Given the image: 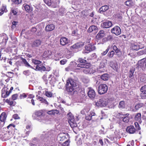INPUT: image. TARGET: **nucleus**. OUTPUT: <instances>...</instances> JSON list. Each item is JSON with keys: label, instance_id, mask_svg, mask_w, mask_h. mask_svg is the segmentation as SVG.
Returning a JSON list of instances; mask_svg holds the SVG:
<instances>
[{"label": "nucleus", "instance_id": "nucleus-1", "mask_svg": "<svg viewBox=\"0 0 146 146\" xmlns=\"http://www.w3.org/2000/svg\"><path fill=\"white\" fill-rule=\"evenodd\" d=\"M76 86V83L73 79L71 78H68L66 81V89L68 94L73 95L77 93V91H74Z\"/></svg>", "mask_w": 146, "mask_h": 146}, {"label": "nucleus", "instance_id": "nucleus-2", "mask_svg": "<svg viewBox=\"0 0 146 146\" xmlns=\"http://www.w3.org/2000/svg\"><path fill=\"white\" fill-rule=\"evenodd\" d=\"M68 117V121L71 126L72 128H74L77 126V124L74 119V117L70 113H68L67 114Z\"/></svg>", "mask_w": 146, "mask_h": 146}, {"label": "nucleus", "instance_id": "nucleus-3", "mask_svg": "<svg viewBox=\"0 0 146 146\" xmlns=\"http://www.w3.org/2000/svg\"><path fill=\"white\" fill-rule=\"evenodd\" d=\"M108 90V87L105 84H100L98 87V92L100 94H102L106 93Z\"/></svg>", "mask_w": 146, "mask_h": 146}, {"label": "nucleus", "instance_id": "nucleus-4", "mask_svg": "<svg viewBox=\"0 0 146 146\" xmlns=\"http://www.w3.org/2000/svg\"><path fill=\"white\" fill-rule=\"evenodd\" d=\"M85 50L83 51V53H88L95 49L96 48L94 45L87 44L85 46Z\"/></svg>", "mask_w": 146, "mask_h": 146}, {"label": "nucleus", "instance_id": "nucleus-5", "mask_svg": "<svg viewBox=\"0 0 146 146\" xmlns=\"http://www.w3.org/2000/svg\"><path fill=\"white\" fill-rule=\"evenodd\" d=\"M108 102L106 99L104 98L100 99L96 103V105L97 106L101 107H105L107 105Z\"/></svg>", "mask_w": 146, "mask_h": 146}, {"label": "nucleus", "instance_id": "nucleus-6", "mask_svg": "<svg viewBox=\"0 0 146 146\" xmlns=\"http://www.w3.org/2000/svg\"><path fill=\"white\" fill-rule=\"evenodd\" d=\"M111 32L112 33L115 34L116 35H118L120 34L121 31L119 27L115 26L111 29Z\"/></svg>", "mask_w": 146, "mask_h": 146}, {"label": "nucleus", "instance_id": "nucleus-7", "mask_svg": "<svg viewBox=\"0 0 146 146\" xmlns=\"http://www.w3.org/2000/svg\"><path fill=\"white\" fill-rule=\"evenodd\" d=\"M35 114L37 117L41 118L45 115V111L44 110H36L35 113Z\"/></svg>", "mask_w": 146, "mask_h": 146}, {"label": "nucleus", "instance_id": "nucleus-8", "mask_svg": "<svg viewBox=\"0 0 146 146\" xmlns=\"http://www.w3.org/2000/svg\"><path fill=\"white\" fill-rule=\"evenodd\" d=\"M9 90V89L7 88V86L3 88L2 90V97L4 98H6L9 95L10 93L8 91Z\"/></svg>", "mask_w": 146, "mask_h": 146}, {"label": "nucleus", "instance_id": "nucleus-9", "mask_svg": "<svg viewBox=\"0 0 146 146\" xmlns=\"http://www.w3.org/2000/svg\"><path fill=\"white\" fill-rule=\"evenodd\" d=\"M88 96L91 99H94L95 97L96 93L94 90L92 88H88Z\"/></svg>", "mask_w": 146, "mask_h": 146}, {"label": "nucleus", "instance_id": "nucleus-10", "mask_svg": "<svg viewBox=\"0 0 146 146\" xmlns=\"http://www.w3.org/2000/svg\"><path fill=\"white\" fill-rule=\"evenodd\" d=\"M126 131L130 134H133L136 132V130L134 126L130 125L127 127Z\"/></svg>", "mask_w": 146, "mask_h": 146}, {"label": "nucleus", "instance_id": "nucleus-11", "mask_svg": "<svg viewBox=\"0 0 146 146\" xmlns=\"http://www.w3.org/2000/svg\"><path fill=\"white\" fill-rule=\"evenodd\" d=\"M10 80V79L8 78L3 77L1 80L0 85L2 87H5V84L8 82Z\"/></svg>", "mask_w": 146, "mask_h": 146}, {"label": "nucleus", "instance_id": "nucleus-12", "mask_svg": "<svg viewBox=\"0 0 146 146\" xmlns=\"http://www.w3.org/2000/svg\"><path fill=\"white\" fill-rule=\"evenodd\" d=\"M112 26V23L110 21L104 22L101 24V27L102 28H108Z\"/></svg>", "mask_w": 146, "mask_h": 146}, {"label": "nucleus", "instance_id": "nucleus-13", "mask_svg": "<svg viewBox=\"0 0 146 146\" xmlns=\"http://www.w3.org/2000/svg\"><path fill=\"white\" fill-rule=\"evenodd\" d=\"M35 97V96L33 94H30L28 95L27 100V101L30 102V103H31L32 105L35 106V105L34 100L33 99Z\"/></svg>", "mask_w": 146, "mask_h": 146}, {"label": "nucleus", "instance_id": "nucleus-14", "mask_svg": "<svg viewBox=\"0 0 146 146\" xmlns=\"http://www.w3.org/2000/svg\"><path fill=\"white\" fill-rule=\"evenodd\" d=\"M41 41L40 40H36L33 42L32 46L33 47H38L41 45Z\"/></svg>", "mask_w": 146, "mask_h": 146}, {"label": "nucleus", "instance_id": "nucleus-15", "mask_svg": "<svg viewBox=\"0 0 146 146\" xmlns=\"http://www.w3.org/2000/svg\"><path fill=\"white\" fill-rule=\"evenodd\" d=\"M55 28V26L53 24H50L47 25L45 28L46 31H50L53 30Z\"/></svg>", "mask_w": 146, "mask_h": 146}, {"label": "nucleus", "instance_id": "nucleus-16", "mask_svg": "<svg viewBox=\"0 0 146 146\" xmlns=\"http://www.w3.org/2000/svg\"><path fill=\"white\" fill-rule=\"evenodd\" d=\"M52 54V52L49 50L45 51L42 54V57L43 58H46L49 57Z\"/></svg>", "mask_w": 146, "mask_h": 146}, {"label": "nucleus", "instance_id": "nucleus-17", "mask_svg": "<svg viewBox=\"0 0 146 146\" xmlns=\"http://www.w3.org/2000/svg\"><path fill=\"white\" fill-rule=\"evenodd\" d=\"M36 68L37 70L43 71H47L46 67L43 64L37 65Z\"/></svg>", "mask_w": 146, "mask_h": 146}, {"label": "nucleus", "instance_id": "nucleus-18", "mask_svg": "<svg viewBox=\"0 0 146 146\" xmlns=\"http://www.w3.org/2000/svg\"><path fill=\"white\" fill-rule=\"evenodd\" d=\"M60 42L61 45L64 46L68 43V41L66 38L63 37L60 39Z\"/></svg>", "mask_w": 146, "mask_h": 146}, {"label": "nucleus", "instance_id": "nucleus-19", "mask_svg": "<svg viewBox=\"0 0 146 146\" xmlns=\"http://www.w3.org/2000/svg\"><path fill=\"white\" fill-rule=\"evenodd\" d=\"M131 48L133 50L137 51L140 48L139 45L136 43L132 44Z\"/></svg>", "mask_w": 146, "mask_h": 146}, {"label": "nucleus", "instance_id": "nucleus-20", "mask_svg": "<svg viewBox=\"0 0 146 146\" xmlns=\"http://www.w3.org/2000/svg\"><path fill=\"white\" fill-rule=\"evenodd\" d=\"M95 116V113H94L93 112H91L89 114L87 115L86 116V119L88 121H90L92 119L94 120V119H93V117Z\"/></svg>", "mask_w": 146, "mask_h": 146}, {"label": "nucleus", "instance_id": "nucleus-21", "mask_svg": "<svg viewBox=\"0 0 146 146\" xmlns=\"http://www.w3.org/2000/svg\"><path fill=\"white\" fill-rule=\"evenodd\" d=\"M109 6L107 5H105L102 6L99 10V12L101 13H103L104 12L106 11L109 9Z\"/></svg>", "mask_w": 146, "mask_h": 146}, {"label": "nucleus", "instance_id": "nucleus-22", "mask_svg": "<svg viewBox=\"0 0 146 146\" xmlns=\"http://www.w3.org/2000/svg\"><path fill=\"white\" fill-rule=\"evenodd\" d=\"M7 117L6 113L5 112H2L0 115V121L1 122H4Z\"/></svg>", "mask_w": 146, "mask_h": 146}, {"label": "nucleus", "instance_id": "nucleus-23", "mask_svg": "<svg viewBox=\"0 0 146 146\" xmlns=\"http://www.w3.org/2000/svg\"><path fill=\"white\" fill-rule=\"evenodd\" d=\"M84 45L83 42H77L75 44L72 46V47L75 48H78L82 47Z\"/></svg>", "mask_w": 146, "mask_h": 146}, {"label": "nucleus", "instance_id": "nucleus-24", "mask_svg": "<svg viewBox=\"0 0 146 146\" xmlns=\"http://www.w3.org/2000/svg\"><path fill=\"white\" fill-rule=\"evenodd\" d=\"M23 6L24 7L25 11L28 12H31L32 11V9L31 7L29 5L26 3H25L23 5Z\"/></svg>", "mask_w": 146, "mask_h": 146}, {"label": "nucleus", "instance_id": "nucleus-25", "mask_svg": "<svg viewBox=\"0 0 146 146\" xmlns=\"http://www.w3.org/2000/svg\"><path fill=\"white\" fill-rule=\"evenodd\" d=\"M37 99L39 100L41 103H43L44 104L48 105V103L45 99L44 98L42 97L39 96L37 97Z\"/></svg>", "mask_w": 146, "mask_h": 146}, {"label": "nucleus", "instance_id": "nucleus-26", "mask_svg": "<svg viewBox=\"0 0 146 146\" xmlns=\"http://www.w3.org/2000/svg\"><path fill=\"white\" fill-rule=\"evenodd\" d=\"M113 50L115 51V53L117 55H120V54H121V51L117 48L116 45H114L113 46Z\"/></svg>", "mask_w": 146, "mask_h": 146}, {"label": "nucleus", "instance_id": "nucleus-27", "mask_svg": "<svg viewBox=\"0 0 146 146\" xmlns=\"http://www.w3.org/2000/svg\"><path fill=\"white\" fill-rule=\"evenodd\" d=\"M104 31L103 30H100L97 35L96 37L98 38H102L104 36Z\"/></svg>", "mask_w": 146, "mask_h": 146}, {"label": "nucleus", "instance_id": "nucleus-28", "mask_svg": "<svg viewBox=\"0 0 146 146\" xmlns=\"http://www.w3.org/2000/svg\"><path fill=\"white\" fill-rule=\"evenodd\" d=\"M7 10L6 6L3 5L0 8V16L4 12H6Z\"/></svg>", "mask_w": 146, "mask_h": 146}, {"label": "nucleus", "instance_id": "nucleus-29", "mask_svg": "<svg viewBox=\"0 0 146 146\" xmlns=\"http://www.w3.org/2000/svg\"><path fill=\"white\" fill-rule=\"evenodd\" d=\"M20 59L21 60L22 63H23L26 66L31 67V66L28 62L26 59L22 57L20 58Z\"/></svg>", "mask_w": 146, "mask_h": 146}, {"label": "nucleus", "instance_id": "nucleus-30", "mask_svg": "<svg viewBox=\"0 0 146 146\" xmlns=\"http://www.w3.org/2000/svg\"><path fill=\"white\" fill-rule=\"evenodd\" d=\"M97 30V27L95 25L91 26L88 29V32L89 33H91L92 31H95Z\"/></svg>", "mask_w": 146, "mask_h": 146}, {"label": "nucleus", "instance_id": "nucleus-31", "mask_svg": "<svg viewBox=\"0 0 146 146\" xmlns=\"http://www.w3.org/2000/svg\"><path fill=\"white\" fill-rule=\"evenodd\" d=\"M100 77L102 80L106 81L109 79V75L106 73L104 74L101 75Z\"/></svg>", "mask_w": 146, "mask_h": 146}, {"label": "nucleus", "instance_id": "nucleus-32", "mask_svg": "<svg viewBox=\"0 0 146 146\" xmlns=\"http://www.w3.org/2000/svg\"><path fill=\"white\" fill-rule=\"evenodd\" d=\"M144 104L143 103L137 104L135 106V108L136 110H138L140 108L144 106Z\"/></svg>", "mask_w": 146, "mask_h": 146}, {"label": "nucleus", "instance_id": "nucleus-33", "mask_svg": "<svg viewBox=\"0 0 146 146\" xmlns=\"http://www.w3.org/2000/svg\"><path fill=\"white\" fill-rule=\"evenodd\" d=\"M135 119L137 121H140L141 120V114L140 113L136 114L134 117Z\"/></svg>", "mask_w": 146, "mask_h": 146}, {"label": "nucleus", "instance_id": "nucleus-34", "mask_svg": "<svg viewBox=\"0 0 146 146\" xmlns=\"http://www.w3.org/2000/svg\"><path fill=\"white\" fill-rule=\"evenodd\" d=\"M47 113L49 115H54L55 113L58 114L59 113V112L57 110H51L48 111Z\"/></svg>", "mask_w": 146, "mask_h": 146}, {"label": "nucleus", "instance_id": "nucleus-35", "mask_svg": "<svg viewBox=\"0 0 146 146\" xmlns=\"http://www.w3.org/2000/svg\"><path fill=\"white\" fill-rule=\"evenodd\" d=\"M133 2L131 0H128L125 2V4L127 6L131 7L133 5Z\"/></svg>", "mask_w": 146, "mask_h": 146}, {"label": "nucleus", "instance_id": "nucleus-36", "mask_svg": "<svg viewBox=\"0 0 146 146\" xmlns=\"http://www.w3.org/2000/svg\"><path fill=\"white\" fill-rule=\"evenodd\" d=\"M129 115L128 113L125 114V115L123 119V121L124 122L127 123L129 120V118L128 116Z\"/></svg>", "mask_w": 146, "mask_h": 146}, {"label": "nucleus", "instance_id": "nucleus-37", "mask_svg": "<svg viewBox=\"0 0 146 146\" xmlns=\"http://www.w3.org/2000/svg\"><path fill=\"white\" fill-rule=\"evenodd\" d=\"M61 58L60 54L57 53L55 54L54 58L56 61H58Z\"/></svg>", "mask_w": 146, "mask_h": 146}, {"label": "nucleus", "instance_id": "nucleus-38", "mask_svg": "<svg viewBox=\"0 0 146 146\" xmlns=\"http://www.w3.org/2000/svg\"><path fill=\"white\" fill-rule=\"evenodd\" d=\"M118 107L119 108H124L125 107V102L124 101H121L119 103Z\"/></svg>", "mask_w": 146, "mask_h": 146}, {"label": "nucleus", "instance_id": "nucleus-39", "mask_svg": "<svg viewBox=\"0 0 146 146\" xmlns=\"http://www.w3.org/2000/svg\"><path fill=\"white\" fill-rule=\"evenodd\" d=\"M115 54L114 51L112 50L111 51H110L108 53L107 56L110 58H111L113 57Z\"/></svg>", "mask_w": 146, "mask_h": 146}, {"label": "nucleus", "instance_id": "nucleus-40", "mask_svg": "<svg viewBox=\"0 0 146 146\" xmlns=\"http://www.w3.org/2000/svg\"><path fill=\"white\" fill-rule=\"evenodd\" d=\"M32 62L36 65H39L42 63V62L40 60L35 59H33L32 60Z\"/></svg>", "mask_w": 146, "mask_h": 146}, {"label": "nucleus", "instance_id": "nucleus-41", "mask_svg": "<svg viewBox=\"0 0 146 146\" xmlns=\"http://www.w3.org/2000/svg\"><path fill=\"white\" fill-rule=\"evenodd\" d=\"M11 1L13 3L18 5L22 3V0H11Z\"/></svg>", "mask_w": 146, "mask_h": 146}, {"label": "nucleus", "instance_id": "nucleus-42", "mask_svg": "<svg viewBox=\"0 0 146 146\" xmlns=\"http://www.w3.org/2000/svg\"><path fill=\"white\" fill-rule=\"evenodd\" d=\"M6 102L10 106H14L15 105L13 101H10V100L8 99L6 100Z\"/></svg>", "mask_w": 146, "mask_h": 146}, {"label": "nucleus", "instance_id": "nucleus-43", "mask_svg": "<svg viewBox=\"0 0 146 146\" xmlns=\"http://www.w3.org/2000/svg\"><path fill=\"white\" fill-rule=\"evenodd\" d=\"M140 90L143 93L146 94V85L142 86Z\"/></svg>", "mask_w": 146, "mask_h": 146}, {"label": "nucleus", "instance_id": "nucleus-44", "mask_svg": "<svg viewBox=\"0 0 146 146\" xmlns=\"http://www.w3.org/2000/svg\"><path fill=\"white\" fill-rule=\"evenodd\" d=\"M45 95L48 98H50L52 96V94L50 92L46 91L45 92Z\"/></svg>", "mask_w": 146, "mask_h": 146}, {"label": "nucleus", "instance_id": "nucleus-45", "mask_svg": "<svg viewBox=\"0 0 146 146\" xmlns=\"http://www.w3.org/2000/svg\"><path fill=\"white\" fill-rule=\"evenodd\" d=\"M146 54V49L141 50L137 52V54L139 55H142L143 54Z\"/></svg>", "mask_w": 146, "mask_h": 146}, {"label": "nucleus", "instance_id": "nucleus-46", "mask_svg": "<svg viewBox=\"0 0 146 146\" xmlns=\"http://www.w3.org/2000/svg\"><path fill=\"white\" fill-rule=\"evenodd\" d=\"M78 61H77L78 62H80L82 63H85L87 62V61L86 60L82 58H79L78 60Z\"/></svg>", "mask_w": 146, "mask_h": 146}, {"label": "nucleus", "instance_id": "nucleus-47", "mask_svg": "<svg viewBox=\"0 0 146 146\" xmlns=\"http://www.w3.org/2000/svg\"><path fill=\"white\" fill-rule=\"evenodd\" d=\"M44 2L48 6H50L52 5L51 0H43Z\"/></svg>", "mask_w": 146, "mask_h": 146}, {"label": "nucleus", "instance_id": "nucleus-48", "mask_svg": "<svg viewBox=\"0 0 146 146\" xmlns=\"http://www.w3.org/2000/svg\"><path fill=\"white\" fill-rule=\"evenodd\" d=\"M70 141L69 140H67L64 142L62 145V146H69Z\"/></svg>", "mask_w": 146, "mask_h": 146}, {"label": "nucleus", "instance_id": "nucleus-49", "mask_svg": "<svg viewBox=\"0 0 146 146\" xmlns=\"http://www.w3.org/2000/svg\"><path fill=\"white\" fill-rule=\"evenodd\" d=\"M117 116L118 117V118L121 119H123L125 115V114H123L122 112L118 113L117 115Z\"/></svg>", "mask_w": 146, "mask_h": 146}, {"label": "nucleus", "instance_id": "nucleus-50", "mask_svg": "<svg viewBox=\"0 0 146 146\" xmlns=\"http://www.w3.org/2000/svg\"><path fill=\"white\" fill-rule=\"evenodd\" d=\"M60 2V0H54V2H56V5H53L52 6H53V7L56 8V7L59 4Z\"/></svg>", "mask_w": 146, "mask_h": 146}, {"label": "nucleus", "instance_id": "nucleus-51", "mask_svg": "<svg viewBox=\"0 0 146 146\" xmlns=\"http://www.w3.org/2000/svg\"><path fill=\"white\" fill-rule=\"evenodd\" d=\"M115 17L116 19H121L122 18L121 14L120 13H117L115 15Z\"/></svg>", "mask_w": 146, "mask_h": 146}, {"label": "nucleus", "instance_id": "nucleus-52", "mask_svg": "<svg viewBox=\"0 0 146 146\" xmlns=\"http://www.w3.org/2000/svg\"><path fill=\"white\" fill-rule=\"evenodd\" d=\"M110 48V46H108L106 50L103 52L102 53V55L104 56L106 55L107 54L108 51L109 50Z\"/></svg>", "mask_w": 146, "mask_h": 146}, {"label": "nucleus", "instance_id": "nucleus-53", "mask_svg": "<svg viewBox=\"0 0 146 146\" xmlns=\"http://www.w3.org/2000/svg\"><path fill=\"white\" fill-rule=\"evenodd\" d=\"M134 70L133 69H130L129 72V78L132 77L133 76Z\"/></svg>", "mask_w": 146, "mask_h": 146}, {"label": "nucleus", "instance_id": "nucleus-54", "mask_svg": "<svg viewBox=\"0 0 146 146\" xmlns=\"http://www.w3.org/2000/svg\"><path fill=\"white\" fill-rule=\"evenodd\" d=\"M134 124L136 129L137 130H140L141 129V128L139 126V125L138 123L137 122H135L134 123Z\"/></svg>", "mask_w": 146, "mask_h": 146}, {"label": "nucleus", "instance_id": "nucleus-55", "mask_svg": "<svg viewBox=\"0 0 146 146\" xmlns=\"http://www.w3.org/2000/svg\"><path fill=\"white\" fill-rule=\"evenodd\" d=\"M114 62L113 61H111L110 62V66L113 69H114L115 68V64H113Z\"/></svg>", "mask_w": 146, "mask_h": 146}, {"label": "nucleus", "instance_id": "nucleus-56", "mask_svg": "<svg viewBox=\"0 0 146 146\" xmlns=\"http://www.w3.org/2000/svg\"><path fill=\"white\" fill-rule=\"evenodd\" d=\"M27 96V95L25 93H23L21 94L20 96V99H23L26 98Z\"/></svg>", "mask_w": 146, "mask_h": 146}, {"label": "nucleus", "instance_id": "nucleus-57", "mask_svg": "<svg viewBox=\"0 0 146 146\" xmlns=\"http://www.w3.org/2000/svg\"><path fill=\"white\" fill-rule=\"evenodd\" d=\"M13 118L15 119H19L20 117L17 114H15L13 115Z\"/></svg>", "mask_w": 146, "mask_h": 146}, {"label": "nucleus", "instance_id": "nucleus-58", "mask_svg": "<svg viewBox=\"0 0 146 146\" xmlns=\"http://www.w3.org/2000/svg\"><path fill=\"white\" fill-rule=\"evenodd\" d=\"M105 64L104 62H101L100 64L99 67L100 68H102L105 67Z\"/></svg>", "mask_w": 146, "mask_h": 146}, {"label": "nucleus", "instance_id": "nucleus-59", "mask_svg": "<svg viewBox=\"0 0 146 146\" xmlns=\"http://www.w3.org/2000/svg\"><path fill=\"white\" fill-rule=\"evenodd\" d=\"M18 22L14 21L12 23V25L11 26V28L14 29L16 25L17 24Z\"/></svg>", "mask_w": 146, "mask_h": 146}, {"label": "nucleus", "instance_id": "nucleus-60", "mask_svg": "<svg viewBox=\"0 0 146 146\" xmlns=\"http://www.w3.org/2000/svg\"><path fill=\"white\" fill-rule=\"evenodd\" d=\"M107 40L111 41L113 39V36L111 35H109L107 36L106 37Z\"/></svg>", "mask_w": 146, "mask_h": 146}, {"label": "nucleus", "instance_id": "nucleus-61", "mask_svg": "<svg viewBox=\"0 0 146 146\" xmlns=\"http://www.w3.org/2000/svg\"><path fill=\"white\" fill-rule=\"evenodd\" d=\"M145 94L141 93L140 94V97L142 99H145L146 98V95H145Z\"/></svg>", "mask_w": 146, "mask_h": 146}, {"label": "nucleus", "instance_id": "nucleus-62", "mask_svg": "<svg viewBox=\"0 0 146 146\" xmlns=\"http://www.w3.org/2000/svg\"><path fill=\"white\" fill-rule=\"evenodd\" d=\"M18 97V95L17 94L13 95L12 96V99L13 100H15L17 99Z\"/></svg>", "mask_w": 146, "mask_h": 146}, {"label": "nucleus", "instance_id": "nucleus-63", "mask_svg": "<svg viewBox=\"0 0 146 146\" xmlns=\"http://www.w3.org/2000/svg\"><path fill=\"white\" fill-rule=\"evenodd\" d=\"M66 62L67 60H66L63 59L60 61V63L61 65H64L66 63Z\"/></svg>", "mask_w": 146, "mask_h": 146}, {"label": "nucleus", "instance_id": "nucleus-64", "mask_svg": "<svg viewBox=\"0 0 146 146\" xmlns=\"http://www.w3.org/2000/svg\"><path fill=\"white\" fill-rule=\"evenodd\" d=\"M85 66L84 68H89L90 67V64L89 63L84 64Z\"/></svg>", "mask_w": 146, "mask_h": 146}]
</instances>
